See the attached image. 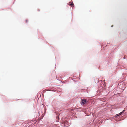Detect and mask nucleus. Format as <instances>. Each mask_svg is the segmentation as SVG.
Returning a JSON list of instances; mask_svg holds the SVG:
<instances>
[{
    "label": "nucleus",
    "instance_id": "obj_2",
    "mask_svg": "<svg viewBox=\"0 0 127 127\" xmlns=\"http://www.w3.org/2000/svg\"><path fill=\"white\" fill-rule=\"evenodd\" d=\"M125 110H123L122 112H120V115H121V114H122L124 112H125Z\"/></svg>",
    "mask_w": 127,
    "mask_h": 127
},
{
    "label": "nucleus",
    "instance_id": "obj_1",
    "mask_svg": "<svg viewBox=\"0 0 127 127\" xmlns=\"http://www.w3.org/2000/svg\"><path fill=\"white\" fill-rule=\"evenodd\" d=\"M81 104H86L87 101H86V99H82L81 101Z\"/></svg>",
    "mask_w": 127,
    "mask_h": 127
},
{
    "label": "nucleus",
    "instance_id": "obj_4",
    "mask_svg": "<svg viewBox=\"0 0 127 127\" xmlns=\"http://www.w3.org/2000/svg\"><path fill=\"white\" fill-rule=\"evenodd\" d=\"M69 4L70 6H72L73 5V3H71Z\"/></svg>",
    "mask_w": 127,
    "mask_h": 127
},
{
    "label": "nucleus",
    "instance_id": "obj_3",
    "mask_svg": "<svg viewBox=\"0 0 127 127\" xmlns=\"http://www.w3.org/2000/svg\"><path fill=\"white\" fill-rule=\"evenodd\" d=\"M120 113H119V114H117L116 115H115V116L117 117V116H119V115H120Z\"/></svg>",
    "mask_w": 127,
    "mask_h": 127
}]
</instances>
